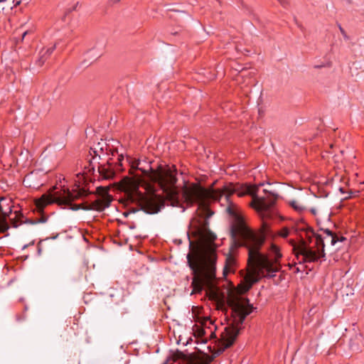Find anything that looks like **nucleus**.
Here are the masks:
<instances>
[{"label": "nucleus", "mask_w": 364, "mask_h": 364, "mask_svg": "<svg viewBox=\"0 0 364 364\" xmlns=\"http://www.w3.org/2000/svg\"><path fill=\"white\" fill-rule=\"evenodd\" d=\"M108 148H109V145L105 144V147H100V149H98V151L103 153L105 151V150H106V151H108ZM107 154H109L108 152H107Z\"/></svg>", "instance_id": "nucleus-41"}, {"label": "nucleus", "mask_w": 364, "mask_h": 364, "mask_svg": "<svg viewBox=\"0 0 364 364\" xmlns=\"http://www.w3.org/2000/svg\"><path fill=\"white\" fill-rule=\"evenodd\" d=\"M290 230L287 227H283L279 232V235L283 238H287L290 235Z\"/></svg>", "instance_id": "nucleus-22"}, {"label": "nucleus", "mask_w": 364, "mask_h": 364, "mask_svg": "<svg viewBox=\"0 0 364 364\" xmlns=\"http://www.w3.org/2000/svg\"><path fill=\"white\" fill-rule=\"evenodd\" d=\"M315 121H316V122H315V123H314V124H315V125H317V126H318V127H317V130H318V131H319V130H320L319 126H320V125H321V118H319V119H316Z\"/></svg>", "instance_id": "nucleus-45"}, {"label": "nucleus", "mask_w": 364, "mask_h": 364, "mask_svg": "<svg viewBox=\"0 0 364 364\" xmlns=\"http://www.w3.org/2000/svg\"><path fill=\"white\" fill-rule=\"evenodd\" d=\"M204 212L205 213V218L206 220H209L214 214V212L212 210H208L207 208H204Z\"/></svg>", "instance_id": "nucleus-30"}, {"label": "nucleus", "mask_w": 364, "mask_h": 364, "mask_svg": "<svg viewBox=\"0 0 364 364\" xmlns=\"http://www.w3.org/2000/svg\"><path fill=\"white\" fill-rule=\"evenodd\" d=\"M124 155L119 154L117 161H112V158H109L105 164H101L98 161L97 171L103 180H113L119 173L124 171L122 161H124Z\"/></svg>", "instance_id": "nucleus-6"}, {"label": "nucleus", "mask_w": 364, "mask_h": 364, "mask_svg": "<svg viewBox=\"0 0 364 364\" xmlns=\"http://www.w3.org/2000/svg\"><path fill=\"white\" fill-rule=\"evenodd\" d=\"M222 198H224L228 204L225 209L226 213L233 219V222L230 226V252L226 257L223 269V273L225 274L227 269L233 272L237 267V259L234 255V250L240 245L238 237L243 240H252L254 235L252 230L246 225L237 206L230 200V196L225 194L221 196L220 199Z\"/></svg>", "instance_id": "nucleus-1"}, {"label": "nucleus", "mask_w": 364, "mask_h": 364, "mask_svg": "<svg viewBox=\"0 0 364 364\" xmlns=\"http://www.w3.org/2000/svg\"><path fill=\"white\" fill-rule=\"evenodd\" d=\"M186 258H187V264L189 267V268L193 272L196 271V264L191 261V255L188 254L186 256Z\"/></svg>", "instance_id": "nucleus-23"}, {"label": "nucleus", "mask_w": 364, "mask_h": 364, "mask_svg": "<svg viewBox=\"0 0 364 364\" xmlns=\"http://www.w3.org/2000/svg\"><path fill=\"white\" fill-rule=\"evenodd\" d=\"M34 244H35V240H32L28 245H29V246H31V245H33Z\"/></svg>", "instance_id": "nucleus-55"}, {"label": "nucleus", "mask_w": 364, "mask_h": 364, "mask_svg": "<svg viewBox=\"0 0 364 364\" xmlns=\"http://www.w3.org/2000/svg\"><path fill=\"white\" fill-rule=\"evenodd\" d=\"M307 240H301L299 244L294 247L297 254L302 257L301 262H315L321 257V253L324 254V242L321 235L314 232L308 227L306 230Z\"/></svg>", "instance_id": "nucleus-3"}, {"label": "nucleus", "mask_w": 364, "mask_h": 364, "mask_svg": "<svg viewBox=\"0 0 364 364\" xmlns=\"http://www.w3.org/2000/svg\"><path fill=\"white\" fill-rule=\"evenodd\" d=\"M43 242V240H40V241L37 244V255L38 256L41 255L42 253V246L41 244Z\"/></svg>", "instance_id": "nucleus-33"}, {"label": "nucleus", "mask_w": 364, "mask_h": 364, "mask_svg": "<svg viewBox=\"0 0 364 364\" xmlns=\"http://www.w3.org/2000/svg\"><path fill=\"white\" fill-rule=\"evenodd\" d=\"M264 186V183H260L259 184V186Z\"/></svg>", "instance_id": "nucleus-63"}, {"label": "nucleus", "mask_w": 364, "mask_h": 364, "mask_svg": "<svg viewBox=\"0 0 364 364\" xmlns=\"http://www.w3.org/2000/svg\"><path fill=\"white\" fill-rule=\"evenodd\" d=\"M59 234L57 233L56 235H53V236H51V237H47L46 238L43 239V241H46V240H55L58 238Z\"/></svg>", "instance_id": "nucleus-43"}, {"label": "nucleus", "mask_w": 364, "mask_h": 364, "mask_svg": "<svg viewBox=\"0 0 364 364\" xmlns=\"http://www.w3.org/2000/svg\"><path fill=\"white\" fill-rule=\"evenodd\" d=\"M90 155L94 154L95 157H93V159H95L97 156H98L99 160L101 159V157L100 155H98V149L97 147H91L90 149Z\"/></svg>", "instance_id": "nucleus-27"}, {"label": "nucleus", "mask_w": 364, "mask_h": 364, "mask_svg": "<svg viewBox=\"0 0 364 364\" xmlns=\"http://www.w3.org/2000/svg\"><path fill=\"white\" fill-rule=\"evenodd\" d=\"M259 200L262 202H264L265 201V198L264 197H261L259 198Z\"/></svg>", "instance_id": "nucleus-58"}, {"label": "nucleus", "mask_w": 364, "mask_h": 364, "mask_svg": "<svg viewBox=\"0 0 364 364\" xmlns=\"http://www.w3.org/2000/svg\"><path fill=\"white\" fill-rule=\"evenodd\" d=\"M168 361V360H166V362H164L163 364H167Z\"/></svg>", "instance_id": "nucleus-64"}, {"label": "nucleus", "mask_w": 364, "mask_h": 364, "mask_svg": "<svg viewBox=\"0 0 364 364\" xmlns=\"http://www.w3.org/2000/svg\"><path fill=\"white\" fill-rule=\"evenodd\" d=\"M63 205H64L67 208L70 209V210H72L73 211H77V210H92L94 208L93 207H85V206H81L80 204H76V203H73V201H70L69 203H62Z\"/></svg>", "instance_id": "nucleus-16"}, {"label": "nucleus", "mask_w": 364, "mask_h": 364, "mask_svg": "<svg viewBox=\"0 0 364 364\" xmlns=\"http://www.w3.org/2000/svg\"><path fill=\"white\" fill-rule=\"evenodd\" d=\"M210 257L211 262L213 264H215L216 259H217L216 254L214 252H213L210 253Z\"/></svg>", "instance_id": "nucleus-38"}, {"label": "nucleus", "mask_w": 364, "mask_h": 364, "mask_svg": "<svg viewBox=\"0 0 364 364\" xmlns=\"http://www.w3.org/2000/svg\"><path fill=\"white\" fill-rule=\"evenodd\" d=\"M336 240H338V242H343L346 240V237L343 236H336Z\"/></svg>", "instance_id": "nucleus-44"}, {"label": "nucleus", "mask_w": 364, "mask_h": 364, "mask_svg": "<svg viewBox=\"0 0 364 364\" xmlns=\"http://www.w3.org/2000/svg\"><path fill=\"white\" fill-rule=\"evenodd\" d=\"M338 190L343 194L346 193V191H345L344 188H343V187H340Z\"/></svg>", "instance_id": "nucleus-51"}, {"label": "nucleus", "mask_w": 364, "mask_h": 364, "mask_svg": "<svg viewBox=\"0 0 364 364\" xmlns=\"http://www.w3.org/2000/svg\"><path fill=\"white\" fill-rule=\"evenodd\" d=\"M55 45H54L53 46L50 47V48H48V49H46V50L43 51V54H45V56L47 57V58L50 55V54L53 52V50H55Z\"/></svg>", "instance_id": "nucleus-28"}, {"label": "nucleus", "mask_w": 364, "mask_h": 364, "mask_svg": "<svg viewBox=\"0 0 364 364\" xmlns=\"http://www.w3.org/2000/svg\"><path fill=\"white\" fill-rule=\"evenodd\" d=\"M26 314L23 313L22 314H16V320L18 322H22L24 321L26 319Z\"/></svg>", "instance_id": "nucleus-29"}, {"label": "nucleus", "mask_w": 364, "mask_h": 364, "mask_svg": "<svg viewBox=\"0 0 364 364\" xmlns=\"http://www.w3.org/2000/svg\"><path fill=\"white\" fill-rule=\"evenodd\" d=\"M339 30H340L341 34L343 35V38L345 39H348L349 38V37L346 34L345 30L341 27V26H339Z\"/></svg>", "instance_id": "nucleus-39"}, {"label": "nucleus", "mask_w": 364, "mask_h": 364, "mask_svg": "<svg viewBox=\"0 0 364 364\" xmlns=\"http://www.w3.org/2000/svg\"><path fill=\"white\" fill-rule=\"evenodd\" d=\"M240 4H241V6L245 9L247 12L248 14H252V10L250 9V8H249V6L247 5H246L243 1L240 0Z\"/></svg>", "instance_id": "nucleus-34"}, {"label": "nucleus", "mask_w": 364, "mask_h": 364, "mask_svg": "<svg viewBox=\"0 0 364 364\" xmlns=\"http://www.w3.org/2000/svg\"><path fill=\"white\" fill-rule=\"evenodd\" d=\"M263 192L266 195H267L268 197L272 198L273 200L270 199V204L269 205H262L258 210V213L262 221V226L264 231L267 235H271V223H269V221L273 220L277 217H279L278 213L272 208V206H273L275 204L276 201L279 198V196L274 191H269L267 189H264Z\"/></svg>", "instance_id": "nucleus-5"}, {"label": "nucleus", "mask_w": 364, "mask_h": 364, "mask_svg": "<svg viewBox=\"0 0 364 364\" xmlns=\"http://www.w3.org/2000/svg\"><path fill=\"white\" fill-rule=\"evenodd\" d=\"M28 305H27V304H25V305H24V307H23V313L26 314V311H28Z\"/></svg>", "instance_id": "nucleus-50"}, {"label": "nucleus", "mask_w": 364, "mask_h": 364, "mask_svg": "<svg viewBox=\"0 0 364 364\" xmlns=\"http://www.w3.org/2000/svg\"><path fill=\"white\" fill-rule=\"evenodd\" d=\"M47 220L48 216L43 215L40 218H36L35 220L26 219L25 223L31 225H36L39 223H45Z\"/></svg>", "instance_id": "nucleus-20"}, {"label": "nucleus", "mask_w": 364, "mask_h": 364, "mask_svg": "<svg viewBox=\"0 0 364 364\" xmlns=\"http://www.w3.org/2000/svg\"><path fill=\"white\" fill-rule=\"evenodd\" d=\"M109 151L111 152V154L112 156H114L115 154V153H117V150H111V149H109Z\"/></svg>", "instance_id": "nucleus-54"}, {"label": "nucleus", "mask_w": 364, "mask_h": 364, "mask_svg": "<svg viewBox=\"0 0 364 364\" xmlns=\"http://www.w3.org/2000/svg\"><path fill=\"white\" fill-rule=\"evenodd\" d=\"M43 50L41 51L40 54V57L36 60V63L38 64V66H42L45 61L47 60V57L45 56V54H43Z\"/></svg>", "instance_id": "nucleus-24"}, {"label": "nucleus", "mask_w": 364, "mask_h": 364, "mask_svg": "<svg viewBox=\"0 0 364 364\" xmlns=\"http://www.w3.org/2000/svg\"><path fill=\"white\" fill-rule=\"evenodd\" d=\"M95 147H97V149H100V147H105V146H103L102 144H101L100 142H98Z\"/></svg>", "instance_id": "nucleus-48"}, {"label": "nucleus", "mask_w": 364, "mask_h": 364, "mask_svg": "<svg viewBox=\"0 0 364 364\" xmlns=\"http://www.w3.org/2000/svg\"><path fill=\"white\" fill-rule=\"evenodd\" d=\"M28 247H29V245L26 244V245H24L22 247V250H25Z\"/></svg>", "instance_id": "nucleus-57"}, {"label": "nucleus", "mask_w": 364, "mask_h": 364, "mask_svg": "<svg viewBox=\"0 0 364 364\" xmlns=\"http://www.w3.org/2000/svg\"><path fill=\"white\" fill-rule=\"evenodd\" d=\"M109 302L117 306L121 316L128 313V305L125 301L124 291L122 288H112L108 293Z\"/></svg>", "instance_id": "nucleus-9"}, {"label": "nucleus", "mask_w": 364, "mask_h": 364, "mask_svg": "<svg viewBox=\"0 0 364 364\" xmlns=\"http://www.w3.org/2000/svg\"><path fill=\"white\" fill-rule=\"evenodd\" d=\"M289 205L298 213H302L306 209V207L299 204L298 202L294 200L289 201Z\"/></svg>", "instance_id": "nucleus-19"}, {"label": "nucleus", "mask_w": 364, "mask_h": 364, "mask_svg": "<svg viewBox=\"0 0 364 364\" xmlns=\"http://www.w3.org/2000/svg\"><path fill=\"white\" fill-rule=\"evenodd\" d=\"M294 21L295 22L296 25L298 26V28H300V30L302 32L305 31L306 28L302 26V24L300 22L298 21L296 16H294Z\"/></svg>", "instance_id": "nucleus-32"}, {"label": "nucleus", "mask_w": 364, "mask_h": 364, "mask_svg": "<svg viewBox=\"0 0 364 364\" xmlns=\"http://www.w3.org/2000/svg\"><path fill=\"white\" fill-rule=\"evenodd\" d=\"M245 284L244 287V290L245 291H250L254 284L257 283L259 282V279L254 277L253 275H248L247 277H245Z\"/></svg>", "instance_id": "nucleus-17"}, {"label": "nucleus", "mask_w": 364, "mask_h": 364, "mask_svg": "<svg viewBox=\"0 0 364 364\" xmlns=\"http://www.w3.org/2000/svg\"><path fill=\"white\" fill-rule=\"evenodd\" d=\"M6 1H7V0H0V4H1V3H3V2Z\"/></svg>", "instance_id": "nucleus-62"}, {"label": "nucleus", "mask_w": 364, "mask_h": 364, "mask_svg": "<svg viewBox=\"0 0 364 364\" xmlns=\"http://www.w3.org/2000/svg\"><path fill=\"white\" fill-rule=\"evenodd\" d=\"M90 169L89 172L91 173H94L95 169V166L92 165V161H90Z\"/></svg>", "instance_id": "nucleus-46"}, {"label": "nucleus", "mask_w": 364, "mask_h": 364, "mask_svg": "<svg viewBox=\"0 0 364 364\" xmlns=\"http://www.w3.org/2000/svg\"><path fill=\"white\" fill-rule=\"evenodd\" d=\"M284 8H287L289 5V0H277Z\"/></svg>", "instance_id": "nucleus-36"}, {"label": "nucleus", "mask_w": 364, "mask_h": 364, "mask_svg": "<svg viewBox=\"0 0 364 364\" xmlns=\"http://www.w3.org/2000/svg\"><path fill=\"white\" fill-rule=\"evenodd\" d=\"M109 188L106 186H100L96 188V193L98 195V198L95 201L86 200L81 206H90L94 208L92 210L102 212L106 208H109L112 203V197L109 193Z\"/></svg>", "instance_id": "nucleus-7"}, {"label": "nucleus", "mask_w": 364, "mask_h": 364, "mask_svg": "<svg viewBox=\"0 0 364 364\" xmlns=\"http://www.w3.org/2000/svg\"><path fill=\"white\" fill-rule=\"evenodd\" d=\"M211 336H213L214 337H215V338H216L215 332V331H213V332L212 331V332H211Z\"/></svg>", "instance_id": "nucleus-59"}, {"label": "nucleus", "mask_w": 364, "mask_h": 364, "mask_svg": "<svg viewBox=\"0 0 364 364\" xmlns=\"http://www.w3.org/2000/svg\"><path fill=\"white\" fill-rule=\"evenodd\" d=\"M187 237H188V240H189V246H190V247H191V245H192L193 242H192V241H191V237H190V233H189V232H187Z\"/></svg>", "instance_id": "nucleus-47"}, {"label": "nucleus", "mask_w": 364, "mask_h": 364, "mask_svg": "<svg viewBox=\"0 0 364 364\" xmlns=\"http://www.w3.org/2000/svg\"><path fill=\"white\" fill-rule=\"evenodd\" d=\"M175 356L178 359L186 360V355L184 354V353L181 351V350H176Z\"/></svg>", "instance_id": "nucleus-31"}, {"label": "nucleus", "mask_w": 364, "mask_h": 364, "mask_svg": "<svg viewBox=\"0 0 364 364\" xmlns=\"http://www.w3.org/2000/svg\"><path fill=\"white\" fill-rule=\"evenodd\" d=\"M37 171H33L31 173H29L28 174H27L24 179H23V185L26 186V187H29V188H35L36 186H39V184L38 183H33V175L34 173H37Z\"/></svg>", "instance_id": "nucleus-18"}, {"label": "nucleus", "mask_w": 364, "mask_h": 364, "mask_svg": "<svg viewBox=\"0 0 364 364\" xmlns=\"http://www.w3.org/2000/svg\"><path fill=\"white\" fill-rule=\"evenodd\" d=\"M114 243H117L119 246H122V245H123V244H124V243H123V242H116V241L114 242Z\"/></svg>", "instance_id": "nucleus-56"}, {"label": "nucleus", "mask_w": 364, "mask_h": 364, "mask_svg": "<svg viewBox=\"0 0 364 364\" xmlns=\"http://www.w3.org/2000/svg\"><path fill=\"white\" fill-rule=\"evenodd\" d=\"M269 252L271 257L263 258L261 266L263 269L278 272L282 269L280 259L282 257L280 248L275 244L272 243L269 247Z\"/></svg>", "instance_id": "nucleus-8"}, {"label": "nucleus", "mask_w": 364, "mask_h": 364, "mask_svg": "<svg viewBox=\"0 0 364 364\" xmlns=\"http://www.w3.org/2000/svg\"><path fill=\"white\" fill-rule=\"evenodd\" d=\"M168 11L173 12L176 15L171 14L169 18L173 19L179 28H183L186 22H189L192 18L191 16L183 10L175 9L173 7L167 9Z\"/></svg>", "instance_id": "nucleus-11"}, {"label": "nucleus", "mask_w": 364, "mask_h": 364, "mask_svg": "<svg viewBox=\"0 0 364 364\" xmlns=\"http://www.w3.org/2000/svg\"><path fill=\"white\" fill-rule=\"evenodd\" d=\"M311 213L314 215H316V210L315 208H311L310 210Z\"/></svg>", "instance_id": "nucleus-53"}, {"label": "nucleus", "mask_w": 364, "mask_h": 364, "mask_svg": "<svg viewBox=\"0 0 364 364\" xmlns=\"http://www.w3.org/2000/svg\"><path fill=\"white\" fill-rule=\"evenodd\" d=\"M250 313H251V311L239 312L237 318H235V323L232 324L231 326H226L225 328L224 332L226 331V329H228V328L234 327V328H236L237 329H238L239 332L240 333L241 330H242L241 326L242 325L243 322L245 321L247 316H248Z\"/></svg>", "instance_id": "nucleus-14"}, {"label": "nucleus", "mask_w": 364, "mask_h": 364, "mask_svg": "<svg viewBox=\"0 0 364 364\" xmlns=\"http://www.w3.org/2000/svg\"><path fill=\"white\" fill-rule=\"evenodd\" d=\"M136 200L139 208L124 213V217H127L131 213H136L139 210L148 215H154L159 213L165 208V202L163 198L154 192L145 194L139 191L136 196Z\"/></svg>", "instance_id": "nucleus-4"}, {"label": "nucleus", "mask_w": 364, "mask_h": 364, "mask_svg": "<svg viewBox=\"0 0 364 364\" xmlns=\"http://www.w3.org/2000/svg\"><path fill=\"white\" fill-rule=\"evenodd\" d=\"M194 231L196 237H200L205 232H208L211 239L215 240L217 236L209 228V221L206 219L198 220L197 224L194 225Z\"/></svg>", "instance_id": "nucleus-12"}, {"label": "nucleus", "mask_w": 364, "mask_h": 364, "mask_svg": "<svg viewBox=\"0 0 364 364\" xmlns=\"http://www.w3.org/2000/svg\"><path fill=\"white\" fill-rule=\"evenodd\" d=\"M362 335H356L354 339H350L349 346L350 349L354 352H360L362 350L358 342L362 341Z\"/></svg>", "instance_id": "nucleus-15"}, {"label": "nucleus", "mask_w": 364, "mask_h": 364, "mask_svg": "<svg viewBox=\"0 0 364 364\" xmlns=\"http://www.w3.org/2000/svg\"><path fill=\"white\" fill-rule=\"evenodd\" d=\"M323 65H315V68H321Z\"/></svg>", "instance_id": "nucleus-60"}, {"label": "nucleus", "mask_w": 364, "mask_h": 364, "mask_svg": "<svg viewBox=\"0 0 364 364\" xmlns=\"http://www.w3.org/2000/svg\"><path fill=\"white\" fill-rule=\"evenodd\" d=\"M265 272L268 273V274L266 276L267 278H274L276 277V272H273L272 271L264 269Z\"/></svg>", "instance_id": "nucleus-37"}, {"label": "nucleus", "mask_w": 364, "mask_h": 364, "mask_svg": "<svg viewBox=\"0 0 364 364\" xmlns=\"http://www.w3.org/2000/svg\"><path fill=\"white\" fill-rule=\"evenodd\" d=\"M181 29H178V30H176V29H172L171 31H170V33L171 36H177V35H180V33H181Z\"/></svg>", "instance_id": "nucleus-40"}, {"label": "nucleus", "mask_w": 364, "mask_h": 364, "mask_svg": "<svg viewBox=\"0 0 364 364\" xmlns=\"http://www.w3.org/2000/svg\"><path fill=\"white\" fill-rule=\"evenodd\" d=\"M358 193H359V191H353L350 190L348 192L349 196L348 197H346L345 199L353 198V197L355 196Z\"/></svg>", "instance_id": "nucleus-35"}, {"label": "nucleus", "mask_w": 364, "mask_h": 364, "mask_svg": "<svg viewBox=\"0 0 364 364\" xmlns=\"http://www.w3.org/2000/svg\"><path fill=\"white\" fill-rule=\"evenodd\" d=\"M239 335V330L236 328H228L226 331L223 332L222 334V342L224 346L223 348L219 349L215 353H214L213 358L219 356L226 349L230 348L235 343Z\"/></svg>", "instance_id": "nucleus-10"}, {"label": "nucleus", "mask_w": 364, "mask_h": 364, "mask_svg": "<svg viewBox=\"0 0 364 364\" xmlns=\"http://www.w3.org/2000/svg\"><path fill=\"white\" fill-rule=\"evenodd\" d=\"M120 0H110V4H117Z\"/></svg>", "instance_id": "nucleus-52"}, {"label": "nucleus", "mask_w": 364, "mask_h": 364, "mask_svg": "<svg viewBox=\"0 0 364 364\" xmlns=\"http://www.w3.org/2000/svg\"><path fill=\"white\" fill-rule=\"evenodd\" d=\"M319 230L323 231L328 236H331V244L332 245H335L338 240H336V236L333 235V232L328 228H320Z\"/></svg>", "instance_id": "nucleus-21"}, {"label": "nucleus", "mask_w": 364, "mask_h": 364, "mask_svg": "<svg viewBox=\"0 0 364 364\" xmlns=\"http://www.w3.org/2000/svg\"><path fill=\"white\" fill-rule=\"evenodd\" d=\"M159 168V170L157 171L150 168L152 171L151 181L159 185L165 194V197L161 194H157L163 198L165 205H166V201L171 204L177 202L178 193L175 187L178 181L176 168L173 167L171 168L169 166L164 168L162 165H160Z\"/></svg>", "instance_id": "nucleus-2"}, {"label": "nucleus", "mask_w": 364, "mask_h": 364, "mask_svg": "<svg viewBox=\"0 0 364 364\" xmlns=\"http://www.w3.org/2000/svg\"><path fill=\"white\" fill-rule=\"evenodd\" d=\"M187 364H206V363L199 362V361L193 360L191 359H188Z\"/></svg>", "instance_id": "nucleus-42"}, {"label": "nucleus", "mask_w": 364, "mask_h": 364, "mask_svg": "<svg viewBox=\"0 0 364 364\" xmlns=\"http://www.w3.org/2000/svg\"><path fill=\"white\" fill-rule=\"evenodd\" d=\"M79 2H77L73 7L68 8L65 11V15L63 16V20L65 21V18L67 16H68L71 12L73 11H75L78 6Z\"/></svg>", "instance_id": "nucleus-26"}, {"label": "nucleus", "mask_w": 364, "mask_h": 364, "mask_svg": "<svg viewBox=\"0 0 364 364\" xmlns=\"http://www.w3.org/2000/svg\"><path fill=\"white\" fill-rule=\"evenodd\" d=\"M79 193L83 195V198L89 195L95 194L93 191H90L89 189L85 188H80L78 191Z\"/></svg>", "instance_id": "nucleus-25"}, {"label": "nucleus", "mask_w": 364, "mask_h": 364, "mask_svg": "<svg viewBox=\"0 0 364 364\" xmlns=\"http://www.w3.org/2000/svg\"><path fill=\"white\" fill-rule=\"evenodd\" d=\"M80 198H83V195L79 193H71L69 189H67L63 194L55 193L54 194V199L60 201V203H69L70 201H74Z\"/></svg>", "instance_id": "nucleus-13"}, {"label": "nucleus", "mask_w": 364, "mask_h": 364, "mask_svg": "<svg viewBox=\"0 0 364 364\" xmlns=\"http://www.w3.org/2000/svg\"><path fill=\"white\" fill-rule=\"evenodd\" d=\"M26 34H27V31L24 32V33H23V38H24V37L26 36Z\"/></svg>", "instance_id": "nucleus-61"}, {"label": "nucleus", "mask_w": 364, "mask_h": 364, "mask_svg": "<svg viewBox=\"0 0 364 364\" xmlns=\"http://www.w3.org/2000/svg\"><path fill=\"white\" fill-rule=\"evenodd\" d=\"M129 228L130 229H135L136 228V225L134 223H132V224L129 225Z\"/></svg>", "instance_id": "nucleus-49"}]
</instances>
